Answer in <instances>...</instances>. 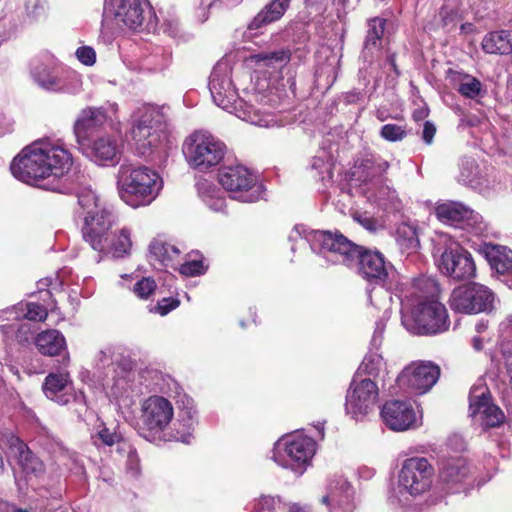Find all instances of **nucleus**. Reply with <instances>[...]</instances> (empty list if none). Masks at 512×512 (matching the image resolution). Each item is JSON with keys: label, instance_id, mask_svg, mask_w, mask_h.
Here are the masks:
<instances>
[{"label": "nucleus", "instance_id": "25", "mask_svg": "<svg viewBox=\"0 0 512 512\" xmlns=\"http://www.w3.org/2000/svg\"><path fill=\"white\" fill-rule=\"evenodd\" d=\"M71 384L67 372L50 373L46 376L43 384L45 396L60 405H65L70 400L67 389Z\"/></svg>", "mask_w": 512, "mask_h": 512}, {"label": "nucleus", "instance_id": "46", "mask_svg": "<svg viewBox=\"0 0 512 512\" xmlns=\"http://www.w3.org/2000/svg\"><path fill=\"white\" fill-rule=\"evenodd\" d=\"M91 439L96 446H98L100 443L106 446L117 445L118 452L119 446L123 443H127L123 440L120 434L111 431L105 425H101L98 431L95 434H92Z\"/></svg>", "mask_w": 512, "mask_h": 512}, {"label": "nucleus", "instance_id": "63", "mask_svg": "<svg viewBox=\"0 0 512 512\" xmlns=\"http://www.w3.org/2000/svg\"><path fill=\"white\" fill-rule=\"evenodd\" d=\"M436 133V127L435 125L430 122L426 121L423 125V131H422V139L426 144H431L433 142V138Z\"/></svg>", "mask_w": 512, "mask_h": 512}, {"label": "nucleus", "instance_id": "21", "mask_svg": "<svg viewBox=\"0 0 512 512\" xmlns=\"http://www.w3.org/2000/svg\"><path fill=\"white\" fill-rule=\"evenodd\" d=\"M354 490L350 483L341 475L329 481L327 494L321 502L330 506V512H353Z\"/></svg>", "mask_w": 512, "mask_h": 512}, {"label": "nucleus", "instance_id": "2", "mask_svg": "<svg viewBox=\"0 0 512 512\" xmlns=\"http://www.w3.org/2000/svg\"><path fill=\"white\" fill-rule=\"evenodd\" d=\"M311 249L331 264L358 265L359 274L368 281L384 282L391 268L379 251L366 250L343 234L331 231H311L306 235Z\"/></svg>", "mask_w": 512, "mask_h": 512}, {"label": "nucleus", "instance_id": "26", "mask_svg": "<svg viewBox=\"0 0 512 512\" xmlns=\"http://www.w3.org/2000/svg\"><path fill=\"white\" fill-rule=\"evenodd\" d=\"M385 24L386 21L383 18L376 17L369 20L367 35L362 50V57L365 61H372L380 52Z\"/></svg>", "mask_w": 512, "mask_h": 512}, {"label": "nucleus", "instance_id": "60", "mask_svg": "<svg viewBox=\"0 0 512 512\" xmlns=\"http://www.w3.org/2000/svg\"><path fill=\"white\" fill-rule=\"evenodd\" d=\"M68 273L67 269H62L58 272L55 279H43L39 281L40 288L44 286H51L53 290H56L57 288H61L65 284V278Z\"/></svg>", "mask_w": 512, "mask_h": 512}, {"label": "nucleus", "instance_id": "58", "mask_svg": "<svg viewBox=\"0 0 512 512\" xmlns=\"http://www.w3.org/2000/svg\"><path fill=\"white\" fill-rule=\"evenodd\" d=\"M77 59L84 65L91 66L96 61V53L93 48L89 46H82L76 50Z\"/></svg>", "mask_w": 512, "mask_h": 512}, {"label": "nucleus", "instance_id": "7", "mask_svg": "<svg viewBox=\"0 0 512 512\" xmlns=\"http://www.w3.org/2000/svg\"><path fill=\"white\" fill-rule=\"evenodd\" d=\"M225 150V144L206 131H195L183 144L187 163L200 172L217 166L224 158Z\"/></svg>", "mask_w": 512, "mask_h": 512}, {"label": "nucleus", "instance_id": "34", "mask_svg": "<svg viewBox=\"0 0 512 512\" xmlns=\"http://www.w3.org/2000/svg\"><path fill=\"white\" fill-rule=\"evenodd\" d=\"M131 248V230L124 227L117 232L111 231L107 249L101 253L112 254L115 258H122L130 253Z\"/></svg>", "mask_w": 512, "mask_h": 512}, {"label": "nucleus", "instance_id": "39", "mask_svg": "<svg viewBox=\"0 0 512 512\" xmlns=\"http://www.w3.org/2000/svg\"><path fill=\"white\" fill-rule=\"evenodd\" d=\"M194 416L195 411L192 409L180 412V418L175 423V433L173 435L175 440L185 444L191 443L195 423Z\"/></svg>", "mask_w": 512, "mask_h": 512}, {"label": "nucleus", "instance_id": "10", "mask_svg": "<svg viewBox=\"0 0 512 512\" xmlns=\"http://www.w3.org/2000/svg\"><path fill=\"white\" fill-rule=\"evenodd\" d=\"M103 15L134 31L156 28L152 8L146 0H105Z\"/></svg>", "mask_w": 512, "mask_h": 512}, {"label": "nucleus", "instance_id": "8", "mask_svg": "<svg viewBox=\"0 0 512 512\" xmlns=\"http://www.w3.org/2000/svg\"><path fill=\"white\" fill-rule=\"evenodd\" d=\"M315 452L316 443L311 437L294 433L282 437L275 443L272 459L283 468L301 475Z\"/></svg>", "mask_w": 512, "mask_h": 512}, {"label": "nucleus", "instance_id": "1", "mask_svg": "<svg viewBox=\"0 0 512 512\" xmlns=\"http://www.w3.org/2000/svg\"><path fill=\"white\" fill-rule=\"evenodd\" d=\"M73 164V156L62 140L42 138L24 147L13 159L10 170L15 178L28 184L48 179L46 189L63 193L66 187L62 180Z\"/></svg>", "mask_w": 512, "mask_h": 512}, {"label": "nucleus", "instance_id": "28", "mask_svg": "<svg viewBox=\"0 0 512 512\" xmlns=\"http://www.w3.org/2000/svg\"><path fill=\"white\" fill-rule=\"evenodd\" d=\"M440 293L439 284L437 281L428 276H421L416 278L411 283L410 292L405 297L411 300V305L421 302H427L432 299H437Z\"/></svg>", "mask_w": 512, "mask_h": 512}, {"label": "nucleus", "instance_id": "16", "mask_svg": "<svg viewBox=\"0 0 512 512\" xmlns=\"http://www.w3.org/2000/svg\"><path fill=\"white\" fill-rule=\"evenodd\" d=\"M470 416L483 427H497L504 421L502 410L491 402L488 387L480 382L472 386L469 394Z\"/></svg>", "mask_w": 512, "mask_h": 512}, {"label": "nucleus", "instance_id": "59", "mask_svg": "<svg viewBox=\"0 0 512 512\" xmlns=\"http://www.w3.org/2000/svg\"><path fill=\"white\" fill-rule=\"evenodd\" d=\"M353 218L356 222H358L363 228H365L369 232H375L380 227L376 219L365 213H355Z\"/></svg>", "mask_w": 512, "mask_h": 512}, {"label": "nucleus", "instance_id": "55", "mask_svg": "<svg viewBox=\"0 0 512 512\" xmlns=\"http://www.w3.org/2000/svg\"><path fill=\"white\" fill-rule=\"evenodd\" d=\"M96 360L97 364L104 368L114 364L118 360V357L115 354L114 348L108 346L99 351Z\"/></svg>", "mask_w": 512, "mask_h": 512}, {"label": "nucleus", "instance_id": "19", "mask_svg": "<svg viewBox=\"0 0 512 512\" xmlns=\"http://www.w3.org/2000/svg\"><path fill=\"white\" fill-rule=\"evenodd\" d=\"M470 475V464L462 455L444 456L438 462V482L447 491H459Z\"/></svg>", "mask_w": 512, "mask_h": 512}, {"label": "nucleus", "instance_id": "53", "mask_svg": "<svg viewBox=\"0 0 512 512\" xmlns=\"http://www.w3.org/2000/svg\"><path fill=\"white\" fill-rule=\"evenodd\" d=\"M23 318L30 321H44L47 318V309L37 303H27Z\"/></svg>", "mask_w": 512, "mask_h": 512}, {"label": "nucleus", "instance_id": "52", "mask_svg": "<svg viewBox=\"0 0 512 512\" xmlns=\"http://www.w3.org/2000/svg\"><path fill=\"white\" fill-rule=\"evenodd\" d=\"M406 134V130L397 124H386L380 131L381 137L390 142L400 141Z\"/></svg>", "mask_w": 512, "mask_h": 512}, {"label": "nucleus", "instance_id": "49", "mask_svg": "<svg viewBox=\"0 0 512 512\" xmlns=\"http://www.w3.org/2000/svg\"><path fill=\"white\" fill-rule=\"evenodd\" d=\"M119 453L126 454V471L132 477H137L140 474V460L136 450L130 443H123L119 446Z\"/></svg>", "mask_w": 512, "mask_h": 512}, {"label": "nucleus", "instance_id": "14", "mask_svg": "<svg viewBox=\"0 0 512 512\" xmlns=\"http://www.w3.org/2000/svg\"><path fill=\"white\" fill-rule=\"evenodd\" d=\"M117 217L109 207L101 208L96 212H90L84 216L81 229L82 236L91 248L97 252L107 249L108 238L112 227L116 224Z\"/></svg>", "mask_w": 512, "mask_h": 512}, {"label": "nucleus", "instance_id": "51", "mask_svg": "<svg viewBox=\"0 0 512 512\" xmlns=\"http://www.w3.org/2000/svg\"><path fill=\"white\" fill-rule=\"evenodd\" d=\"M156 289V283L151 277H144L134 285V293L142 299L149 298Z\"/></svg>", "mask_w": 512, "mask_h": 512}, {"label": "nucleus", "instance_id": "56", "mask_svg": "<svg viewBox=\"0 0 512 512\" xmlns=\"http://www.w3.org/2000/svg\"><path fill=\"white\" fill-rule=\"evenodd\" d=\"M279 499L271 496L261 497L251 509L252 512H270L275 509Z\"/></svg>", "mask_w": 512, "mask_h": 512}, {"label": "nucleus", "instance_id": "32", "mask_svg": "<svg viewBox=\"0 0 512 512\" xmlns=\"http://www.w3.org/2000/svg\"><path fill=\"white\" fill-rule=\"evenodd\" d=\"M180 250L163 239L156 238L149 245V258L155 265L168 266L179 257Z\"/></svg>", "mask_w": 512, "mask_h": 512}, {"label": "nucleus", "instance_id": "50", "mask_svg": "<svg viewBox=\"0 0 512 512\" xmlns=\"http://www.w3.org/2000/svg\"><path fill=\"white\" fill-rule=\"evenodd\" d=\"M469 215H465L462 225L470 228L475 235L483 236L488 233V224L484 221L482 215L469 208Z\"/></svg>", "mask_w": 512, "mask_h": 512}, {"label": "nucleus", "instance_id": "9", "mask_svg": "<svg viewBox=\"0 0 512 512\" xmlns=\"http://www.w3.org/2000/svg\"><path fill=\"white\" fill-rule=\"evenodd\" d=\"M402 324L410 333L434 335L448 330L450 321L444 304L432 299L415 304L410 314H403Z\"/></svg>", "mask_w": 512, "mask_h": 512}, {"label": "nucleus", "instance_id": "57", "mask_svg": "<svg viewBox=\"0 0 512 512\" xmlns=\"http://www.w3.org/2000/svg\"><path fill=\"white\" fill-rule=\"evenodd\" d=\"M180 272L186 276H196L203 274L205 272V268L202 261L193 260L183 263L180 267Z\"/></svg>", "mask_w": 512, "mask_h": 512}, {"label": "nucleus", "instance_id": "43", "mask_svg": "<svg viewBox=\"0 0 512 512\" xmlns=\"http://www.w3.org/2000/svg\"><path fill=\"white\" fill-rule=\"evenodd\" d=\"M458 92L466 97L474 99L480 95L482 91V83L475 77L468 74H458Z\"/></svg>", "mask_w": 512, "mask_h": 512}, {"label": "nucleus", "instance_id": "29", "mask_svg": "<svg viewBox=\"0 0 512 512\" xmlns=\"http://www.w3.org/2000/svg\"><path fill=\"white\" fill-rule=\"evenodd\" d=\"M482 49L488 54H512V30H498L487 33L481 42Z\"/></svg>", "mask_w": 512, "mask_h": 512}, {"label": "nucleus", "instance_id": "18", "mask_svg": "<svg viewBox=\"0 0 512 512\" xmlns=\"http://www.w3.org/2000/svg\"><path fill=\"white\" fill-rule=\"evenodd\" d=\"M439 376L438 365L430 361L413 362L399 374L397 384L400 388L424 394L436 384Z\"/></svg>", "mask_w": 512, "mask_h": 512}, {"label": "nucleus", "instance_id": "22", "mask_svg": "<svg viewBox=\"0 0 512 512\" xmlns=\"http://www.w3.org/2000/svg\"><path fill=\"white\" fill-rule=\"evenodd\" d=\"M108 110L111 112L112 117L117 113L118 105L110 103L107 109L105 107H87L80 112L73 127L76 141L79 145H82L83 140L91 129L100 127L107 121Z\"/></svg>", "mask_w": 512, "mask_h": 512}, {"label": "nucleus", "instance_id": "44", "mask_svg": "<svg viewBox=\"0 0 512 512\" xmlns=\"http://www.w3.org/2000/svg\"><path fill=\"white\" fill-rule=\"evenodd\" d=\"M78 204L83 209L85 215L90 214V212L94 213L101 208L108 207L96 192L91 189H83L78 194Z\"/></svg>", "mask_w": 512, "mask_h": 512}, {"label": "nucleus", "instance_id": "48", "mask_svg": "<svg viewBox=\"0 0 512 512\" xmlns=\"http://www.w3.org/2000/svg\"><path fill=\"white\" fill-rule=\"evenodd\" d=\"M310 167L317 172L321 180L332 178V162L325 151H321L319 155L312 158Z\"/></svg>", "mask_w": 512, "mask_h": 512}, {"label": "nucleus", "instance_id": "12", "mask_svg": "<svg viewBox=\"0 0 512 512\" xmlns=\"http://www.w3.org/2000/svg\"><path fill=\"white\" fill-rule=\"evenodd\" d=\"M219 183L231 194V198L244 203L260 199L262 187L256 176L242 165L225 166L218 174Z\"/></svg>", "mask_w": 512, "mask_h": 512}, {"label": "nucleus", "instance_id": "64", "mask_svg": "<svg viewBox=\"0 0 512 512\" xmlns=\"http://www.w3.org/2000/svg\"><path fill=\"white\" fill-rule=\"evenodd\" d=\"M385 325L382 321L376 324V328L372 337V344L374 346L380 345L382 341V334L384 332Z\"/></svg>", "mask_w": 512, "mask_h": 512}, {"label": "nucleus", "instance_id": "30", "mask_svg": "<svg viewBox=\"0 0 512 512\" xmlns=\"http://www.w3.org/2000/svg\"><path fill=\"white\" fill-rule=\"evenodd\" d=\"M35 345L41 354L51 357L60 355L62 351L66 350L64 336L55 329L39 333L35 338Z\"/></svg>", "mask_w": 512, "mask_h": 512}, {"label": "nucleus", "instance_id": "6", "mask_svg": "<svg viewBox=\"0 0 512 512\" xmlns=\"http://www.w3.org/2000/svg\"><path fill=\"white\" fill-rule=\"evenodd\" d=\"M167 116L164 107L146 105L138 109L131 129V138L138 155L146 157L165 141Z\"/></svg>", "mask_w": 512, "mask_h": 512}, {"label": "nucleus", "instance_id": "33", "mask_svg": "<svg viewBox=\"0 0 512 512\" xmlns=\"http://www.w3.org/2000/svg\"><path fill=\"white\" fill-rule=\"evenodd\" d=\"M16 441L18 442L19 452L18 464L22 472L28 479L40 477L44 473L43 462L19 439H16Z\"/></svg>", "mask_w": 512, "mask_h": 512}, {"label": "nucleus", "instance_id": "17", "mask_svg": "<svg viewBox=\"0 0 512 512\" xmlns=\"http://www.w3.org/2000/svg\"><path fill=\"white\" fill-rule=\"evenodd\" d=\"M174 410L171 402L162 396H150L142 405L141 421L146 439H154L171 422Z\"/></svg>", "mask_w": 512, "mask_h": 512}, {"label": "nucleus", "instance_id": "54", "mask_svg": "<svg viewBox=\"0 0 512 512\" xmlns=\"http://www.w3.org/2000/svg\"><path fill=\"white\" fill-rule=\"evenodd\" d=\"M363 166L372 176H380L388 170L389 163L382 158H374L366 159Z\"/></svg>", "mask_w": 512, "mask_h": 512}, {"label": "nucleus", "instance_id": "5", "mask_svg": "<svg viewBox=\"0 0 512 512\" xmlns=\"http://www.w3.org/2000/svg\"><path fill=\"white\" fill-rule=\"evenodd\" d=\"M435 469L425 457L414 456L405 459L397 473L390 499L401 506L410 503L429 492L433 485Z\"/></svg>", "mask_w": 512, "mask_h": 512}, {"label": "nucleus", "instance_id": "37", "mask_svg": "<svg viewBox=\"0 0 512 512\" xmlns=\"http://www.w3.org/2000/svg\"><path fill=\"white\" fill-rule=\"evenodd\" d=\"M291 59L289 49L281 48L273 51H263L251 56V60L259 67H271L286 65Z\"/></svg>", "mask_w": 512, "mask_h": 512}, {"label": "nucleus", "instance_id": "47", "mask_svg": "<svg viewBox=\"0 0 512 512\" xmlns=\"http://www.w3.org/2000/svg\"><path fill=\"white\" fill-rule=\"evenodd\" d=\"M499 339L503 358L512 355V315L499 324Z\"/></svg>", "mask_w": 512, "mask_h": 512}, {"label": "nucleus", "instance_id": "20", "mask_svg": "<svg viewBox=\"0 0 512 512\" xmlns=\"http://www.w3.org/2000/svg\"><path fill=\"white\" fill-rule=\"evenodd\" d=\"M381 416L386 426L394 431H406L420 425L417 413L408 401L386 402L381 409Z\"/></svg>", "mask_w": 512, "mask_h": 512}, {"label": "nucleus", "instance_id": "45", "mask_svg": "<svg viewBox=\"0 0 512 512\" xmlns=\"http://www.w3.org/2000/svg\"><path fill=\"white\" fill-rule=\"evenodd\" d=\"M397 243L402 250L409 253L416 251L419 247V240L416 230L408 225H403L397 230Z\"/></svg>", "mask_w": 512, "mask_h": 512}, {"label": "nucleus", "instance_id": "42", "mask_svg": "<svg viewBox=\"0 0 512 512\" xmlns=\"http://www.w3.org/2000/svg\"><path fill=\"white\" fill-rule=\"evenodd\" d=\"M383 372H385V362L383 357L376 352H370L364 357L361 365L358 368V373L356 376H360L361 373H364L366 375L377 378Z\"/></svg>", "mask_w": 512, "mask_h": 512}, {"label": "nucleus", "instance_id": "13", "mask_svg": "<svg viewBox=\"0 0 512 512\" xmlns=\"http://www.w3.org/2000/svg\"><path fill=\"white\" fill-rule=\"evenodd\" d=\"M495 294L485 285L476 282L460 285L450 294V308L457 313L478 314L493 309Z\"/></svg>", "mask_w": 512, "mask_h": 512}, {"label": "nucleus", "instance_id": "24", "mask_svg": "<svg viewBox=\"0 0 512 512\" xmlns=\"http://www.w3.org/2000/svg\"><path fill=\"white\" fill-rule=\"evenodd\" d=\"M121 141L112 135H102L96 138L89 151V156L99 164L111 163L119 161L121 155Z\"/></svg>", "mask_w": 512, "mask_h": 512}, {"label": "nucleus", "instance_id": "40", "mask_svg": "<svg viewBox=\"0 0 512 512\" xmlns=\"http://www.w3.org/2000/svg\"><path fill=\"white\" fill-rule=\"evenodd\" d=\"M200 195L205 204L215 212H223L226 207V201L223 192L215 188L210 183H205L200 188Z\"/></svg>", "mask_w": 512, "mask_h": 512}, {"label": "nucleus", "instance_id": "11", "mask_svg": "<svg viewBox=\"0 0 512 512\" xmlns=\"http://www.w3.org/2000/svg\"><path fill=\"white\" fill-rule=\"evenodd\" d=\"M438 245L435 253L440 254L437 264L443 274L457 281L475 276L476 266L468 251L446 235L439 236Z\"/></svg>", "mask_w": 512, "mask_h": 512}, {"label": "nucleus", "instance_id": "61", "mask_svg": "<svg viewBox=\"0 0 512 512\" xmlns=\"http://www.w3.org/2000/svg\"><path fill=\"white\" fill-rule=\"evenodd\" d=\"M395 191L391 190L388 186H382L379 188L378 192L369 196V198H373L375 202H378L381 205H385L386 201H390L394 199Z\"/></svg>", "mask_w": 512, "mask_h": 512}, {"label": "nucleus", "instance_id": "35", "mask_svg": "<svg viewBox=\"0 0 512 512\" xmlns=\"http://www.w3.org/2000/svg\"><path fill=\"white\" fill-rule=\"evenodd\" d=\"M31 76L40 88L53 92L59 74L52 63L37 62L31 69Z\"/></svg>", "mask_w": 512, "mask_h": 512}, {"label": "nucleus", "instance_id": "31", "mask_svg": "<svg viewBox=\"0 0 512 512\" xmlns=\"http://www.w3.org/2000/svg\"><path fill=\"white\" fill-rule=\"evenodd\" d=\"M24 312L23 306L20 308L13 307L10 310L3 311L2 314H15L14 321L9 324L1 325L0 329L7 340L16 341L24 344L29 341L31 327L28 323L19 319L17 310Z\"/></svg>", "mask_w": 512, "mask_h": 512}, {"label": "nucleus", "instance_id": "41", "mask_svg": "<svg viewBox=\"0 0 512 512\" xmlns=\"http://www.w3.org/2000/svg\"><path fill=\"white\" fill-rule=\"evenodd\" d=\"M479 177L480 170L476 161L471 157H464L460 164L459 182L471 187H477L480 184Z\"/></svg>", "mask_w": 512, "mask_h": 512}, {"label": "nucleus", "instance_id": "62", "mask_svg": "<svg viewBox=\"0 0 512 512\" xmlns=\"http://www.w3.org/2000/svg\"><path fill=\"white\" fill-rule=\"evenodd\" d=\"M178 305V301L176 300H171V299H167V298H164L162 299L160 302H158V305L156 307V310L157 312L160 314V315H166L167 313H169L171 310H173L174 308H176Z\"/></svg>", "mask_w": 512, "mask_h": 512}, {"label": "nucleus", "instance_id": "36", "mask_svg": "<svg viewBox=\"0 0 512 512\" xmlns=\"http://www.w3.org/2000/svg\"><path fill=\"white\" fill-rule=\"evenodd\" d=\"M469 208L459 202H447L436 207V215L439 220L451 225H460L468 215Z\"/></svg>", "mask_w": 512, "mask_h": 512}, {"label": "nucleus", "instance_id": "23", "mask_svg": "<svg viewBox=\"0 0 512 512\" xmlns=\"http://www.w3.org/2000/svg\"><path fill=\"white\" fill-rule=\"evenodd\" d=\"M482 252L499 275V280L512 289V250L505 246L485 244Z\"/></svg>", "mask_w": 512, "mask_h": 512}, {"label": "nucleus", "instance_id": "38", "mask_svg": "<svg viewBox=\"0 0 512 512\" xmlns=\"http://www.w3.org/2000/svg\"><path fill=\"white\" fill-rule=\"evenodd\" d=\"M83 90L82 76L76 71H65L59 74L52 93L76 95Z\"/></svg>", "mask_w": 512, "mask_h": 512}, {"label": "nucleus", "instance_id": "3", "mask_svg": "<svg viewBox=\"0 0 512 512\" xmlns=\"http://www.w3.org/2000/svg\"><path fill=\"white\" fill-rule=\"evenodd\" d=\"M231 74L232 67L226 59H221L214 66L209 79V90L214 103L243 121L268 127L272 121L271 116L252 105V101H258L259 94L247 93V99L239 98Z\"/></svg>", "mask_w": 512, "mask_h": 512}, {"label": "nucleus", "instance_id": "15", "mask_svg": "<svg viewBox=\"0 0 512 512\" xmlns=\"http://www.w3.org/2000/svg\"><path fill=\"white\" fill-rule=\"evenodd\" d=\"M355 376L346 395V413L355 420H360L373 410L377 403L379 389L377 384L369 379H358Z\"/></svg>", "mask_w": 512, "mask_h": 512}, {"label": "nucleus", "instance_id": "4", "mask_svg": "<svg viewBox=\"0 0 512 512\" xmlns=\"http://www.w3.org/2000/svg\"><path fill=\"white\" fill-rule=\"evenodd\" d=\"M116 186L120 199L137 208L149 205L157 197L162 180L147 166L123 162L116 174Z\"/></svg>", "mask_w": 512, "mask_h": 512}, {"label": "nucleus", "instance_id": "27", "mask_svg": "<svg viewBox=\"0 0 512 512\" xmlns=\"http://www.w3.org/2000/svg\"><path fill=\"white\" fill-rule=\"evenodd\" d=\"M291 0H271L253 18L248 25L249 30H258L268 24L280 20L289 8Z\"/></svg>", "mask_w": 512, "mask_h": 512}]
</instances>
